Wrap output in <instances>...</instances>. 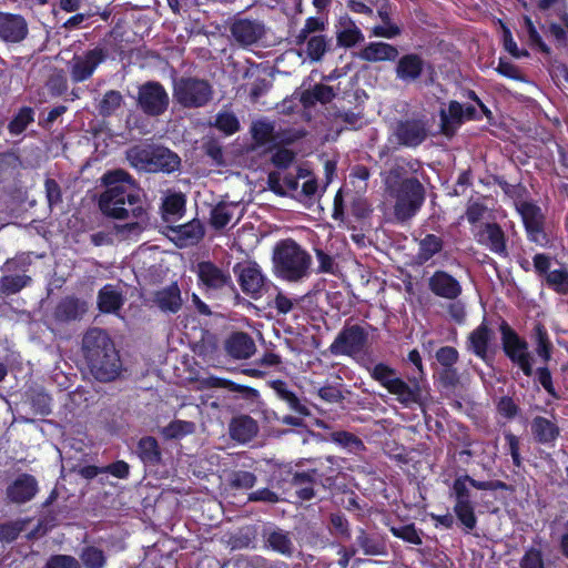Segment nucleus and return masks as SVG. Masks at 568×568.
<instances>
[{"mask_svg":"<svg viewBox=\"0 0 568 568\" xmlns=\"http://www.w3.org/2000/svg\"><path fill=\"white\" fill-rule=\"evenodd\" d=\"M442 246L443 243L438 236L434 234L427 235L419 242L418 261L420 263L427 262L442 250Z\"/></svg>","mask_w":568,"mask_h":568,"instance_id":"41","label":"nucleus"},{"mask_svg":"<svg viewBox=\"0 0 568 568\" xmlns=\"http://www.w3.org/2000/svg\"><path fill=\"white\" fill-rule=\"evenodd\" d=\"M499 332L505 355L514 365L520 368L525 376H532V357L527 341L519 336L505 321L499 323Z\"/></svg>","mask_w":568,"mask_h":568,"instance_id":"7","label":"nucleus"},{"mask_svg":"<svg viewBox=\"0 0 568 568\" xmlns=\"http://www.w3.org/2000/svg\"><path fill=\"white\" fill-rule=\"evenodd\" d=\"M300 178H306L304 171H300L298 175L272 172L268 174L267 183L270 189L276 194L295 195V193L298 191Z\"/></svg>","mask_w":568,"mask_h":568,"instance_id":"18","label":"nucleus"},{"mask_svg":"<svg viewBox=\"0 0 568 568\" xmlns=\"http://www.w3.org/2000/svg\"><path fill=\"white\" fill-rule=\"evenodd\" d=\"M139 104L145 113L158 115L166 110L169 95L162 85L149 82L140 88Z\"/></svg>","mask_w":568,"mask_h":568,"instance_id":"14","label":"nucleus"},{"mask_svg":"<svg viewBox=\"0 0 568 568\" xmlns=\"http://www.w3.org/2000/svg\"><path fill=\"white\" fill-rule=\"evenodd\" d=\"M242 211L237 203H220L212 210V225L216 229H222L233 220L237 222L242 216Z\"/></svg>","mask_w":568,"mask_h":568,"instance_id":"27","label":"nucleus"},{"mask_svg":"<svg viewBox=\"0 0 568 568\" xmlns=\"http://www.w3.org/2000/svg\"><path fill=\"white\" fill-rule=\"evenodd\" d=\"M122 95L120 92L111 90L108 91L100 104H99V111L102 115H110L114 113L122 104Z\"/></svg>","mask_w":568,"mask_h":568,"instance_id":"49","label":"nucleus"},{"mask_svg":"<svg viewBox=\"0 0 568 568\" xmlns=\"http://www.w3.org/2000/svg\"><path fill=\"white\" fill-rule=\"evenodd\" d=\"M37 490L38 485L34 477L21 475L8 488V496L14 503H26L34 497Z\"/></svg>","mask_w":568,"mask_h":568,"instance_id":"23","label":"nucleus"},{"mask_svg":"<svg viewBox=\"0 0 568 568\" xmlns=\"http://www.w3.org/2000/svg\"><path fill=\"white\" fill-rule=\"evenodd\" d=\"M263 34L264 27L256 21L239 20L232 26V36L243 45L255 43Z\"/></svg>","mask_w":568,"mask_h":568,"instance_id":"20","label":"nucleus"},{"mask_svg":"<svg viewBox=\"0 0 568 568\" xmlns=\"http://www.w3.org/2000/svg\"><path fill=\"white\" fill-rule=\"evenodd\" d=\"M368 339L367 331L359 325L345 326L332 343L334 355L355 356L363 352Z\"/></svg>","mask_w":568,"mask_h":568,"instance_id":"10","label":"nucleus"},{"mask_svg":"<svg viewBox=\"0 0 568 568\" xmlns=\"http://www.w3.org/2000/svg\"><path fill=\"white\" fill-rule=\"evenodd\" d=\"M433 293L445 298H455L460 293L458 282L445 272H436L429 280Z\"/></svg>","mask_w":568,"mask_h":568,"instance_id":"25","label":"nucleus"},{"mask_svg":"<svg viewBox=\"0 0 568 568\" xmlns=\"http://www.w3.org/2000/svg\"><path fill=\"white\" fill-rule=\"evenodd\" d=\"M84 356L92 376L100 382H111L121 372V361L118 351L109 335L92 328L83 337Z\"/></svg>","mask_w":568,"mask_h":568,"instance_id":"3","label":"nucleus"},{"mask_svg":"<svg viewBox=\"0 0 568 568\" xmlns=\"http://www.w3.org/2000/svg\"><path fill=\"white\" fill-rule=\"evenodd\" d=\"M475 486V481L469 477L458 478L454 483V493L456 495V501L469 500L468 487Z\"/></svg>","mask_w":568,"mask_h":568,"instance_id":"61","label":"nucleus"},{"mask_svg":"<svg viewBox=\"0 0 568 568\" xmlns=\"http://www.w3.org/2000/svg\"><path fill=\"white\" fill-rule=\"evenodd\" d=\"M194 423L176 419L162 428V435L168 439H180L194 433Z\"/></svg>","mask_w":568,"mask_h":568,"instance_id":"40","label":"nucleus"},{"mask_svg":"<svg viewBox=\"0 0 568 568\" xmlns=\"http://www.w3.org/2000/svg\"><path fill=\"white\" fill-rule=\"evenodd\" d=\"M243 292L252 298H260L266 291L268 282L261 267L254 262L240 264L235 267Z\"/></svg>","mask_w":568,"mask_h":568,"instance_id":"12","label":"nucleus"},{"mask_svg":"<svg viewBox=\"0 0 568 568\" xmlns=\"http://www.w3.org/2000/svg\"><path fill=\"white\" fill-rule=\"evenodd\" d=\"M493 212L480 200H474L469 203L466 216L469 223L475 224V236L477 241L489 247L490 251H497V227L495 223L488 222Z\"/></svg>","mask_w":568,"mask_h":568,"instance_id":"8","label":"nucleus"},{"mask_svg":"<svg viewBox=\"0 0 568 568\" xmlns=\"http://www.w3.org/2000/svg\"><path fill=\"white\" fill-rule=\"evenodd\" d=\"M334 97L333 89L327 85L317 84L314 87L312 91H306L303 94V101L305 103H310L315 101H320L322 103H326L331 101Z\"/></svg>","mask_w":568,"mask_h":568,"instance_id":"51","label":"nucleus"},{"mask_svg":"<svg viewBox=\"0 0 568 568\" xmlns=\"http://www.w3.org/2000/svg\"><path fill=\"white\" fill-rule=\"evenodd\" d=\"M493 336L486 325L481 324L469 336L470 347L474 353L488 363V342Z\"/></svg>","mask_w":568,"mask_h":568,"instance_id":"33","label":"nucleus"},{"mask_svg":"<svg viewBox=\"0 0 568 568\" xmlns=\"http://www.w3.org/2000/svg\"><path fill=\"white\" fill-rule=\"evenodd\" d=\"M499 28L503 31V42L505 51H507L515 59L528 58L529 52L525 48H518L517 43L513 39L510 30L504 24V22L500 19Z\"/></svg>","mask_w":568,"mask_h":568,"instance_id":"45","label":"nucleus"},{"mask_svg":"<svg viewBox=\"0 0 568 568\" xmlns=\"http://www.w3.org/2000/svg\"><path fill=\"white\" fill-rule=\"evenodd\" d=\"M505 449L511 456L513 464L516 467H521L523 459L520 456V442L519 438L510 432H505Z\"/></svg>","mask_w":568,"mask_h":568,"instance_id":"56","label":"nucleus"},{"mask_svg":"<svg viewBox=\"0 0 568 568\" xmlns=\"http://www.w3.org/2000/svg\"><path fill=\"white\" fill-rule=\"evenodd\" d=\"M397 55L394 45L381 41L369 42L358 53V58L367 62L394 61Z\"/></svg>","mask_w":568,"mask_h":568,"instance_id":"21","label":"nucleus"},{"mask_svg":"<svg viewBox=\"0 0 568 568\" xmlns=\"http://www.w3.org/2000/svg\"><path fill=\"white\" fill-rule=\"evenodd\" d=\"M185 200L182 194H170L163 202V210L165 214L178 215L184 209Z\"/></svg>","mask_w":568,"mask_h":568,"instance_id":"60","label":"nucleus"},{"mask_svg":"<svg viewBox=\"0 0 568 568\" xmlns=\"http://www.w3.org/2000/svg\"><path fill=\"white\" fill-rule=\"evenodd\" d=\"M267 544L273 550L282 555L290 556L294 550V546L288 534L280 529L273 530L267 535Z\"/></svg>","mask_w":568,"mask_h":568,"instance_id":"38","label":"nucleus"},{"mask_svg":"<svg viewBox=\"0 0 568 568\" xmlns=\"http://www.w3.org/2000/svg\"><path fill=\"white\" fill-rule=\"evenodd\" d=\"M455 513H456L458 519L462 521V524L467 529H473L475 527L476 519H475V515H474V509H473L469 500L456 501Z\"/></svg>","mask_w":568,"mask_h":568,"instance_id":"52","label":"nucleus"},{"mask_svg":"<svg viewBox=\"0 0 568 568\" xmlns=\"http://www.w3.org/2000/svg\"><path fill=\"white\" fill-rule=\"evenodd\" d=\"M536 381L542 386V388L547 392L549 396H551L555 399L559 398V394L557 393L554 382L551 372L548 368V366H541L538 367L535 372Z\"/></svg>","mask_w":568,"mask_h":568,"instance_id":"53","label":"nucleus"},{"mask_svg":"<svg viewBox=\"0 0 568 568\" xmlns=\"http://www.w3.org/2000/svg\"><path fill=\"white\" fill-rule=\"evenodd\" d=\"M154 303L163 312L176 313L182 305L179 286L173 283L168 287L158 291L154 295Z\"/></svg>","mask_w":568,"mask_h":568,"instance_id":"26","label":"nucleus"},{"mask_svg":"<svg viewBox=\"0 0 568 568\" xmlns=\"http://www.w3.org/2000/svg\"><path fill=\"white\" fill-rule=\"evenodd\" d=\"M516 211L519 213L527 234L534 240L544 233L545 215L539 205L528 200L520 204Z\"/></svg>","mask_w":568,"mask_h":568,"instance_id":"16","label":"nucleus"},{"mask_svg":"<svg viewBox=\"0 0 568 568\" xmlns=\"http://www.w3.org/2000/svg\"><path fill=\"white\" fill-rule=\"evenodd\" d=\"M172 234L176 245L185 247L196 244L203 237L204 231L200 221L193 220L173 229Z\"/></svg>","mask_w":568,"mask_h":568,"instance_id":"22","label":"nucleus"},{"mask_svg":"<svg viewBox=\"0 0 568 568\" xmlns=\"http://www.w3.org/2000/svg\"><path fill=\"white\" fill-rule=\"evenodd\" d=\"M197 276L206 287L213 290L222 288L231 282L230 275L211 262L197 264Z\"/></svg>","mask_w":568,"mask_h":568,"instance_id":"19","label":"nucleus"},{"mask_svg":"<svg viewBox=\"0 0 568 568\" xmlns=\"http://www.w3.org/2000/svg\"><path fill=\"white\" fill-rule=\"evenodd\" d=\"M226 351L234 358H248L255 351V344L245 333H235L226 342Z\"/></svg>","mask_w":568,"mask_h":568,"instance_id":"29","label":"nucleus"},{"mask_svg":"<svg viewBox=\"0 0 568 568\" xmlns=\"http://www.w3.org/2000/svg\"><path fill=\"white\" fill-rule=\"evenodd\" d=\"M87 311V302L73 297H67L58 305L55 315L61 321H74L81 318Z\"/></svg>","mask_w":568,"mask_h":568,"instance_id":"32","label":"nucleus"},{"mask_svg":"<svg viewBox=\"0 0 568 568\" xmlns=\"http://www.w3.org/2000/svg\"><path fill=\"white\" fill-rule=\"evenodd\" d=\"M385 202L393 206L394 215L399 221L413 217L425 201L422 183L415 178H406L403 166L396 165L384 179Z\"/></svg>","mask_w":568,"mask_h":568,"instance_id":"2","label":"nucleus"},{"mask_svg":"<svg viewBox=\"0 0 568 568\" xmlns=\"http://www.w3.org/2000/svg\"><path fill=\"white\" fill-rule=\"evenodd\" d=\"M326 51V41L322 36H314L307 40L306 52L311 60L318 61Z\"/></svg>","mask_w":568,"mask_h":568,"instance_id":"57","label":"nucleus"},{"mask_svg":"<svg viewBox=\"0 0 568 568\" xmlns=\"http://www.w3.org/2000/svg\"><path fill=\"white\" fill-rule=\"evenodd\" d=\"M105 58L106 52L102 48H94L82 54L74 55L69 64L72 81L83 82L88 80Z\"/></svg>","mask_w":568,"mask_h":568,"instance_id":"13","label":"nucleus"},{"mask_svg":"<svg viewBox=\"0 0 568 568\" xmlns=\"http://www.w3.org/2000/svg\"><path fill=\"white\" fill-rule=\"evenodd\" d=\"M531 433L538 444H552L559 436V427L544 416H536L531 422Z\"/></svg>","mask_w":568,"mask_h":568,"instance_id":"24","label":"nucleus"},{"mask_svg":"<svg viewBox=\"0 0 568 568\" xmlns=\"http://www.w3.org/2000/svg\"><path fill=\"white\" fill-rule=\"evenodd\" d=\"M520 568H545L544 556L540 549L530 547L519 562Z\"/></svg>","mask_w":568,"mask_h":568,"instance_id":"55","label":"nucleus"},{"mask_svg":"<svg viewBox=\"0 0 568 568\" xmlns=\"http://www.w3.org/2000/svg\"><path fill=\"white\" fill-rule=\"evenodd\" d=\"M371 376L378 382L404 407L422 406V388L417 383L407 384L389 365L378 363L369 368Z\"/></svg>","mask_w":568,"mask_h":568,"instance_id":"5","label":"nucleus"},{"mask_svg":"<svg viewBox=\"0 0 568 568\" xmlns=\"http://www.w3.org/2000/svg\"><path fill=\"white\" fill-rule=\"evenodd\" d=\"M427 136V123L424 119H407L398 122L389 136L390 143L415 148Z\"/></svg>","mask_w":568,"mask_h":568,"instance_id":"11","label":"nucleus"},{"mask_svg":"<svg viewBox=\"0 0 568 568\" xmlns=\"http://www.w3.org/2000/svg\"><path fill=\"white\" fill-rule=\"evenodd\" d=\"M390 531L395 537L400 538L407 542H410L414 545L422 544V539L413 525H403V526H398V527H392Z\"/></svg>","mask_w":568,"mask_h":568,"instance_id":"58","label":"nucleus"},{"mask_svg":"<svg viewBox=\"0 0 568 568\" xmlns=\"http://www.w3.org/2000/svg\"><path fill=\"white\" fill-rule=\"evenodd\" d=\"M138 453L141 460L146 465H155L160 460L159 446L152 437H144L139 442Z\"/></svg>","mask_w":568,"mask_h":568,"instance_id":"37","label":"nucleus"},{"mask_svg":"<svg viewBox=\"0 0 568 568\" xmlns=\"http://www.w3.org/2000/svg\"><path fill=\"white\" fill-rule=\"evenodd\" d=\"M126 159L133 168L145 172H173L180 164L178 155L169 149L153 145L133 146Z\"/></svg>","mask_w":568,"mask_h":568,"instance_id":"6","label":"nucleus"},{"mask_svg":"<svg viewBox=\"0 0 568 568\" xmlns=\"http://www.w3.org/2000/svg\"><path fill=\"white\" fill-rule=\"evenodd\" d=\"M252 134L256 143L261 145H267L275 140L274 125L264 120L253 123Z\"/></svg>","mask_w":568,"mask_h":568,"instance_id":"43","label":"nucleus"},{"mask_svg":"<svg viewBox=\"0 0 568 568\" xmlns=\"http://www.w3.org/2000/svg\"><path fill=\"white\" fill-rule=\"evenodd\" d=\"M474 106H463L456 101L449 103L448 110H440L443 132L446 135L453 134L455 126L464 120H470L475 118Z\"/></svg>","mask_w":568,"mask_h":568,"instance_id":"17","label":"nucleus"},{"mask_svg":"<svg viewBox=\"0 0 568 568\" xmlns=\"http://www.w3.org/2000/svg\"><path fill=\"white\" fill-rule=\"evenodd\" d=\"M273 262L277 276L287 282H301L310 276L312 257L292 240H284L276 244Z\"/></svg>","mask_w":568,"mask_h":568,"instance_id":"4","label":"nucleus"},{"mask_svg":"<svg viewBox=\"0 0 568 568\" xmlns=\"http://www.w3.org/2000/svg\"><path fill=\"white\" fill-rule=\"evenodd\" d=\"M525 26L528 34V42L532 48H537L542 53H549V47L544 42L529 17H525Z\"/></svg>","mask_w":568,"mask_h":568,"instance_id":"54","label":"nucleus"},{"mask_svg":"<svg viewBox=\"0 0 568 568\" xmlns=\"http://www.w3.org/2000/svg\"><path fill=\"white\" fill-rule=\"evenodd\" d=\"M28 23L20 14L0 12V39L4 42L18 43L26 39Z\"/></svg>","mask_w":568,"mask_h":568,"instance_id":"15","label":"nucleus"},{"mask_svg":"<svg viewBox=\"0 0 568 568\" xmlns=\"http://www.w3.org/2000/svg\"><path fill=\"white\" fill-rule=\"evenodd\" d=\"M272 388L274 389L276 395L288 405V407L292 410L301 415H308V409L300 402L296 395L287 388V385L284 382H273Z\"/></svg>","mask_w":568,"mask_h":568,"instance_id":"36","label":"nucleus"},{"mask_svg":"<svg viewBox=\"0 0 568 568\" xmlns=\"http://www.w3.org/2000/svg\"><path fill=\"white\" fill-rule=\"evenodd\" d=\"M103 182L106 190L100 199L101 210L104 214L119 220L132 217V221L116 225V230L125 237L136 236L148 224L141 189L123 170L105 173Z\"/></svg>","mask_w":568,"mask_h":568,"instance_id":"1","label":"nucleus"},{"mask_svg":"<svg viewBox=\"0 0 568 568\" xmlns=\"http://www.w3.org/2000/svg\"><path fill=\"white\" fill-rule=\"evenodd\" d=\"M80 557L85 568H103L105 565L103 551L93 546L85 547Z\"/></svg>","mask_w":568,"mask_h":568,"instance_id":"46","label":"nucleus"},{"mask_svg":"<svg viewBox=\"0 0 568 568\" xmlns=\"http://www.w3.org/2000/svg\"><path fill=\"white\" fill-rule=\"evenodd\" d=\"M214 124L220 131L227 135L235 133L240 128L239 120L233 113L229 111L220 112L216 115Z\"/></svg>","mask_w":568,"mask_h":568,"instance_id":"50","label":"nucleus"},{"mask_svg":"<svg viewBox=\"0 0 568 568\" xmlns=\"http://www.w3.org/2000/svg\"><path fill=\"white\" fill-rule=\"evenodd\" d=\"M499 74L513 80L527 82L521 69L503 58H499Z\"/></svg>","mask_w":568,"mask_h":568,"instance_id":"59","label":"nucleus"},{"mask_svg":"<svg viewBox=\"0 0 568 568\" xmlns=\"http://www.w3.org/2000/svg\"><path fill=\"white\" fill-rule=\"evenodd\" d=\"M31 278L27 275H7L0 281V288L3 293L14 294L27 286Z\"/></svg>","mask_w":568,"mask_h":568,"instance_id":"48","label":"nucleus"},{"mask_svg":"<svg viewBox=\"0 0 568 568\" xmlns=\"http://www.w3.org/2000/svg\"><path fill=\"white\" fill-rule=\"evenodd\" d=\"M536 333V353L547 364L551 359L552 344L549 339L547 329L544 325L537 324L535 327Z\"/></svg>","mask_w":568,"mask_h":568,"instance_id":"39","label":"nucleus"},{"mask_svg":"<svg viewBox=\"0 0 568 568\" xmlns=\"http://www.w3.org/2000/svg\"><path fill=\"white\" fill-rule=\"evenodd\" d=\"M364 40L361 29L349 19L341 21V28L337 31V41L343 47H353Z\"/></svg>","mask_w":568,"mask_h":568,"instance_id":"35","label":"nucleus"},{"mask_svg":"<svg viewBox=\"0 0 568 568\" xmlns=\"http://www.w3.org/2000/svg\"><path fill=\"white\" fill-rule=\"evenodd\" d=\"M257 433V425L248 416L235 417L230 425V434L233 439L240 443L251 440Z\"/></svg>","mask_w":568,"mask_h":568,"instance_id":"30","label":"nucleus"},{"mask_svg":"<svg viewBox=\"0 0 568 568\" xmlns=\"http://www.w3.org/2000/svg\"><path fill=\"white\" fill-rule=\"evenodd\" d=\"M211 95V87L203 80L180 79L174 85V97L184 106H202L209 102Z\"/></svg>","mask_w":568,"mask_h":568,"instance_id":"9","label":"nucleus"},{"mask_svg":"<svg viewBox=\"0 0 568 568\" xmlns=\"http://www.w3.org/2000/svg\"><path fill=\"white\" fill-rule=\"evenodd\" d=\"M255 481V476L250 471H237L234 473L232 477V485L236 488H252Z\"/></svg>","mask_w":568,"mask_h":568,"instance_id":"62","label":"nucleus"},{"mask_svg":"<svg viewBox=\"0 0 568 568\" xmlns=\"http://www.w3.org/2000/svg\"><path fill=\"white\" fill-rule=\"evenodd\" d=\"M499 187L503 190L505 197L508 199L515 209L527 202L530 197L528 189L520 182L511 184L499 178Z\"/></svg>","mask_w":568,"mask_h":568,"instance_id":"34","label":"nucleus"},{"mask_svg":"<svg viewBox=\"0 0 568 568\" xmlns=\"http://www.w3.org/2000/svg\"><path fill=\"white\" fill-rule=\"evenodd\" d=\"M424 68V61L416 54H406L399 59L396 68L397 78L404 82L416 80Z\"/></svg>","mask_w":568,"mask_h":568,"instance_id":"28","label":"nucleus"},{"mask_svg":"<svg viewBox=\"0 0 568 568\" xmlns=\"http://www.w3.org/2000/svg\"><path fill=\"white\" fill-rule=\"evenodd\" d=\"M124 303L122 293L113 285L103 286L98 295V306L103 313H116Z\"/></svg>","mask_w":568,"mask_h":568,"instance_id":"31","label":"nucleus"},{"mask_svg":"<svg viewBox=\"0 0 568 568\" xmlns=\"http://www.w3.org/2000/svg\"><path fill=\"white\" fill-rule=\"evenodd\" d=\"M399 33L400 29L392 22L383 23L382 26H375L372 29V36L386 39H393Z\"/></svg>","mask_w":568,"mask_h":568,"instance_id":"63","label":"nucleus"},{"mask_svg":"<svg viewBox=\"0 0 568 568\" xmlns=\"http://www.w3.org/2000/svg\"><path fill=\"white\" fill-rule=\"evenodd\" d=\"M332 440L349 453H357L363 449L364 445L361 439L347 432H335L332 434Z\"/></svg>","mask_w":568,"mask_h":568,"instance_id":"47","label":"nucleus"},{"mask_svg":"<svg viewBox=\"0 0 568 568\" xmlns=\"http://www.w3.org/2000/svg\"><path fill=\"white\" fill-rule=\"evenodd\" d=\"M34 120V112L29 106H23L19 110L12 121L9 123V132L12 135L21 134L27 126Z\"/></svg>","mask_w":568,"mask_h":568,"instance_id":"42","label":"nucleus"},{"mask_svg":"<svg viewBox=\"0 0 568 568\" xmlns=\"http://www.w3.org/2000/svg\"><path fill=\"white\" fill-rule=\"evenodd\" d=\"M47 568H80V566L75 558L65 555H58L48 561Z\"/></svg>","mask_w":568,"mask_h":568,"instance_id":"64","label":"nucleus"},{"mask_svg":"<svg viewBox=\"0 0 568 568\" xmlns=\"http://www.w3.org/2000/svg\"><path fill=\"white\" fill-rule=\"evenodd\" d=\"M546 282L556 293L568 294V271L566 268L550 271L546 276Z\"/></svg>","mask_w":568,"mask_h":568,"instance_id":"44","label":"nucleus"}]
</instances>
